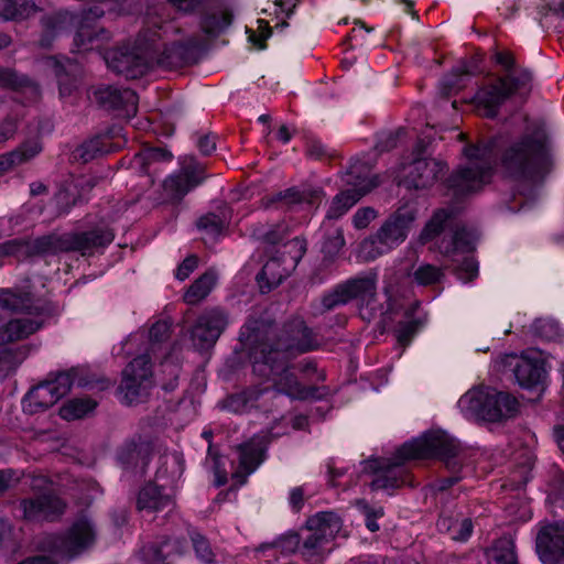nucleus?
I'll return each mask as SVG.
<instances>
[{
	"label": "nucleus",
	"instance_id": "nucleus-54",
	"mask_svg": "<svg viewBox=\"0 0 564 564\" xmlns=\"http://www.w3.org/2000/svg\"><path fill=\"white\" fill-rule=\"evenodd\" d=\"M415 332H416V323L415 322H406V323L399 324V326L397 328L398 341L403 346L408 345L411 341Z\"/></svg>",
	"mask_w": 564,
	"mask_h": 564
},
{
	"label": "nucleus",
	"instance_id": "nucleus-20",
	"mask_svg": "<svg viewBox=\"0 0 564 564\" xmlns=\"http://www.w3.org/2000/svg\"><path fill=\"white\" fill-rule=\"evenodd\" d=\"M228 323V315L221 308L214 307L204 311L191 332L193 345L199 350L213 347Z\"/></svg>",
	"mask_w": 564,
	"mask_h": 564
},
{
	"label": "nucleus",
	"instance_id": "nucleus-6",
	"mask_svg": "<svg viewBox=\"0 0 564 564\" xmlns=\"http://www.w3.org/2000/svg\"><path fill=\"white\" fill-rule=\"evenodd\" d=\"M393 272H387L384 275L386 305L380 303L377 297V278L375 274L356 278L337 286L333 292L323 296L322 305L325 310L329 311L339 305L347 304L351 300H356L361 318L372 321L377 316L384 315L393 310Z\"/></svg>",
	"mask_w": 564,
	"mask_h": 564
},
{
	"label": "nucleus",
	"instance_id": "nucleus-1",
	"mask_svg": "<svg viewBox=\"0 0 564 564\" xmlns=\"http://www.w3.org/2000/svg\"><path fill=\"white\" fill-rule=\"evenodd\" d=\"M312 330L302 319H293L279 332L270 330L265 341L251 350L253 372L265 378L271 388L294 400L316 398L317 390L303 386L291 371V359L316 348Z\"/></svg>",
	"mask_w": 564,
	"mask_h": 564
},
{
	"label": "nucleus",
	"instance_id": "nucleus-37",
	"mask_svg": "<svg viewBox=\"0 0 564 564\" xmlns=\"http://www.w3.org/2000/svg\"><path fill=\"white\" fill-rule=\"evenodd\" d=\"M217 282V275L214 271H207L196 279L185 292L184 302L191 305L198 304L206 299Z\"/></svg>",
	"mask_w": 564,
	"mask_h": 564
},
{
	"label": "nucleus",
	"instance_id": "nucleus-32",
	"mask_svg": "<svg viewBox=\"0 0 564 564\" xmlns=\"http://www.w3.org/2000/svg\"><path fill=\"white\" fill-rule=\"evenodd\" d=\"M436 525L440 532L458 542L467 541L473 533V522L466 517L442 514Z\"/></svg>",
	"mask_w": 564,
	"mask_h": 564
},
{
	"label": "nucleus",
	"instance_id": "nucleus-56",
	"mask_svg": "<svg viewBox=\"0 0 564 564\" xmlns=\"http://www.w3.org/2000/svg\"><path fill=\"white\" fill-rule=\"evenodd\" d=\"M100 143H101L100 138L91 139L88 142H85L80 149V151H82L80 156L85 161H89V160L94 159L97 154L102 153L104 150L99 147Z\"/></svg>",
	"mask_w": 564,
	"mask_h": 564
},
{
	"label": "nucleus",
	"instance_id": "nucleus-22",
	"mask_svg": "<svg viewBox=\"0 0 564 564\" xmlns=\"http://www.w3.org/2000/svg\"><path fill=\"white\" fill-rule=\"evenodd\" d=\"M536 553L543 564L564 562V521L541 527L536 536Z\"/></svg>",
	"mask_w": 564,
	"mask_h": 564
},
{
	"label": "nucleus",
	"instance_id": "nucleus-14",
	"mask_svg": "<svg viewBox=\"0 0 564 564\" xmlns=\"http://www.w3.org/2000/svg\"><path fill=\"white\" fill-rule=\"evenodd\" d=\"M97 538V528L87 514L78 516L65 535H46L40 547L55 556H72L90 547Z\"/></svg>",
	"mask_w": 564,
	"mask_h": 564
},
{
	"label": "nucleus",
	"instance_id": "nucleus-13",
	"mask_svg": "<svg viewBox=\"0 0 564 564\" xmlns=\"http://www.w3.org/2000/svg\"><path fill=\"white\" fill-rule=\"evenodd\" d=\"M79 368H72L33 387L22 399L23 411L28 414L43 412L66 395L74 384L87 386L88 382L79 377Z\"/></svg>",
	"mask_w": 564,
	"mask_h": 564
},
{
	"label": "nucleus",
	"instance_id": "nucleus-25",
	"mask_svg": "<svg viewBox=\"0 0 564 564\" xmlns=\"http://www.w3.org/2000/svg\"><path fill=\"white\" fill-rule=\"evenodd\" d=\"M186 541L180 538H166L150 543L140 550V558L144 564H172L185 554Z\"/></svg>",
	"mask_w": 564,
	"mask_h": 564
},
{
	"label": "nucleus",
	"instance_id": "nucleus-53",
	"mask_svg": "<svg viewBox=\"0 0 564 564\" xmlns=\"http://www.w3.org/2000/svg\"><path fill=\"white\" fill-rule=\"evenodd\" d=\"M42 151V145L39 140H29L24 142L20 148L14 150L13 152H18L20 154L21 164L33 159Z\"/></svg>",
	"mask_w": 564,
	"mask_h": 564
},
{
	"label": "nucleus",
	"instance_id": "nucleus-46",
	"mask_svg": "<svg viewBox=\"0 0 564 564\" xmlns=\"http://www.w3.org/2000/svg\"><path fill=\"white\" fill-rule=\"evenodd\" d=\"M518 459H521V462H519L518 468L512 473L511 480L516 487H521L530 479V471L533 467L534 458L529 451L524 449L514 457V460Z\"/></svg>",
	"mask_w": 564,
	"mask_h": 564
},
{
	"label": "nucleus",
	"instance_id": "nucleus-43",
	"mask_svg": "<svg viewBox=\"0 0 564 564\" xmlns=\"http://www.w3.org/2000/svg\"><path fill=\"white\" fill-rule=\"evenodd\" d=\"M283 251L281 252V259L284 264H288L289 269H295L302 257L306 251L304 240L295 237L290 239L282 246Z\"/></svg>",
	"mask_w": 564,
	"mask_h": 564
},
{
	"label": "nucleus",
	"instance_id": "nucleus-48",
	"mask_svg": "<svg viewBox=\"0 0 564 564\" xmlns=\"http://www.w3.org/2000/svg\"><path fill=\"white\" fill-rule=\"evenodd\" d=\"M301 536L297 533L289 532L279 536L272 543L262 544L260 549L276 547L281 553L292 554L301 549Z\"/></svg>",
	"mask_w": 564,
	"mask_h": 564
},
{
	"label": "nucleus",
	"instance_id": "nucleus-50",
	"mask_svg": "<svg viewBox=\"0 0 564 564\" xmlns=\"http://www.w3.org/2000/svg\"><path fill=\"white\" fill-rule=\"evenodd\" d=\"M344 243L345 239L343 236V231L339 228H333L324 239V242L322 245V251L325 254L333 257L338 253V251L343 248Z\"/></svg>",
	"mask_w": 564,
	"mask_h": 564
},
{
	"label": "nucleus",
	"instance_id": "nucleus-8",
	"mask_svg": "<svg viewBox=\"0 0 564 564\" xmlns=\"http://www.w3.org/2000/svg\"><path fill=\"white\" fill-rule=\"evenodd\" d=\"M501 165L512 178L535 182L549 172L551 158L544 140L524 137L503 151Z\"/></svg>",
	"mask_w": 564,
	"mask_h": 564
},
{
	"label": "nucleus",
	"instance_id": "nucleus-57",
	"mask_svg": "<svg viewBox=\"0 0 564 564\" xmlns=\"http://www.w3.org/2000/svg\"><path fill=\"white\" fill-rule=\"evenodd\" d=\"M20 154L18 152H9L0 155V174L12 170L14 166L21 164Z\"/></svg>",
	"mask_w": 564,
	"mask_h": 564
},
{
	"label": "nucleus",
	"instance_id": "nucleus-23",
	"mask_svg": "<svg viewBox=\"0 0 564 564\" xmlns=\"http://www.w3.org/2000/svg\"><path fill=\"white\" fill-rule=\"evenodd\" d=\"M403 184L409 188H427L432 186L445 171V165L435 159H415L406 169Z\"/></svg>",
	"mask_w": 564,
	"mask_h": 564
},
{
	"label": "nucleus",
	"instance_id": "nucleus-49",
	"mask_svg": "<svg viewBox=\"0 0 564 564\" xmlns=\"http://www.w3.org/2000/svg\"><path fill=\"white\" fill-rule=\"evenodd\" d=\"M356 506L365 516V523L369 531L377 532L380 529L377 520L383 516V509L370 507L365 500H357Z\"/></svg>",
	"mask_w": 564,
	"mask_h": 564
},
{
	"label": "nucleus",
	"instance_id": "nucleus-36",
	"mask_svg": "<svg viewBox=\"0 0 564 564\" xmlns=\"http://www.w3.org/2000/svg\"><path fill=\"white\" fill-rule=\"evenodd\" d=\"M39 11L34 0H1L0 17L7 21L29 19Z\"/></svg>",
	"mask_w": 564,
	"mask_h": 564
},
{
	"label": "nucleus",
	"instance_id": "nucleus-41",
	"mask_svg": "<svg viewBox=\"0 0 564 564\" xmlns=\"http://www.w3.org/2000/svg\"><path fill=\"white\" fill-rule=\"evenodd\" d=\"M48 63L54 67L55 75L58 80L61 97L70 95L73 89L76 88V78L69 75V72L75 68V64L68 58L65 64L55 58H50Z\"/></svg>",
	"mask_w": 564,
	"mask_h": 564
},
{
	"label": "nucleus",
	"instance_id": "nucleus-42",
	"mask_svg": "<svg viewBox=\"0 0 564 564\" xmlns=\"http://www.w3.org/2000/svg\"><path fill=\"white\" fill-rule=\"evenodd\" d=\"M188 535L195 556L205 564H212L216 561V553L206 536L196 530H189Z\"/></svg>",
	"mask_w": 564,
	"mask_h": 564
},
{
	"label": "nucleus",
	"instance_id": "nucleus-19",
	"mask_svg": "<svg viewBox=\"0 0 564 564\" xmlns=\"http://www.w3.org/2000/svg\"><path fill=\"white\" fill-rule=\"evenodd\" d=\"M346 183L352 185V188L337 194L327 210L328 220L338 219L345 215L362 196L378 186V177H361L358 175L356 166H351L346 174Z\"/></svg>",
	"mask_w": 564,
	"mask_h": 564
},
{
	"label": "nucleus",
	"instance_id": "nucleus-62",
	"mask_svg": "<svg viewBox=\"0 0 564 564\" xmlns=\"http://www.w3.org/2000/svg\"><path fill=\"white\" fill-rule=\"evenodd\" d=\"M249 32V41L257 45L260 50L264 48V41L271 35V31L268 25H265L259 34L256 32L248 30Z\"/></svg>",
	"mask_w": 564,
	"mask_h": 564
},
{
	"label": "nucleus",
	"instance_id": "nucleus-59",
	"mask_svg": "<svg viewBox=\"0 0 564 564\" xmlns=\"http://www.w3.org/2000/svg\"><path fill=\"white\" fill-rule=\"evenodd\" d=\"M197 147L203 154H210L216 149V137L213 134L199 135Z\"/></svg>",
	"mask_w": 564,
	"mask_h": 564
},
{
	"label": "nucleus",
	"instance_id": "nucleus-64",
	"mask_svg": "<svg viewBox=\"0 0 564 564\" xmlns=\"http://www.w3.org/2000/svg\"><path fill=\"white\" fill-rule=\"evenodd\" d=\"M303 490L301 488H293L290 492V505L294 510H300L303 505Z\"/></svg>",
	"mask_w": 564,
	"mask_h": 564
},
{
	"label": "nucleus",
	"instance_id": "nucleus-61",
	"mask_svg": "<svg viewBox=\"0 0 564 564\" xmlns=\"http://www.w3.org/2000/svg\"><path fill=\"white\" fill-rule=\"evenodd\" d=\"M159 155V150H148L144 152H140L133 156L132 164L134 167L140 166L142 170H144V165L148 164L149 161L156 159Z\"/></svg>",
	"mask_w": 564,
	"mask_h": 564
},
{
	"label": "nucleus",
	"instance_id": "nucleus-3",
	"mask_svg": "<svg viewBox=\"0 0 564 564\" xmlns=\"http://www.w3.org/2000/svg\"><path fill=\"white\" fill-rule=\"evenodd\" d=\"M113 238L115 235L108 227H98L79 234L48 235L36 239L15 238L0 242V261L7 257L22 260L72 250L87 254L94 249L109 245Z\"/></svg>",
	"mask_w": 564,
	"mask_h": 564
},
{
	"label": "nucleus",
	"instance_id": "nucleus-63",
	"mask_svg": "<svg viewBox=\"0 0 564 564\" xmlns=\"http://www.w3.org/2000/svg\"><path fill=\"white\" fill-rule=\"evenodd\" d=\"M284 226H278L275 229L263 234V239L272 245L280 243L283 239Z\"/></svg>",
	"mask_w": 564,
	"mask_h": 564
},
{
	"label": "nucleus",
	"instance_id": "nucleus-28",
	"mask_svg": "<svg viewBox=\"0 0 564 564\" xmlns=\"http://www.w3.org/2000/svg\"><path fill=\"white\" fill-rule=\"evenodd\" d=\"M532 351L522 354L514 367V377L522 388L531 389L543 381L545 369L543 360L531 356Z\"/></svg>",
	"mask_w": 564,
	"mask_h": 564
},
{
	"label": "nucleus",
	"instance_id": "nucleus-55",
	"mask_svg": "<svg viewBox=\"0 0 564 564\" xmlns=\"http://www.w3.org/2000/svg\"><path fill=\"white\" fill-rule=\"evenodd\" d=\"M197 267V258L189 256L177 267L175 276L180 281L186 280Z\"/></svg>",
	"mask_w": 564,
	"mask_h": 564
},
{
	"label": "nucleus",
	"instance_id": "nucleus-24",
	"mask_svg": "<svg viewBox=\"0 0 564 564\" xmlns=\"http://www.w3.org/2000/svg\"><path fill=\"white\" fill-rule=\"evenodd\" d=\"M93 98L104 108L121 111L126 117L137 113L138 96L129 89L112 86L98 87L93 90Z\"/></svg>",
	"mask_w": 564,
	"mask_h": 564
},
{
	"label": "nucleus",
	"instance_id": "nucleus-18",
	"mask_svg": "<svg viewBox=\"0 0 564 564\" xmlns=\"http://www.w3.org/2000/svg\"><path fill=\"white\" fill-rule=\"evenodd\" d=\"M530 82L529 72H521L519 75L510 72L507 76L499 77L495 84L481 87L474 97L475 102L478 109L484 111V116L492 118L507 98Z\"/></svg>",
	"mask_w": 564,
	"mask_h": 564
},
{
	"label": "nucleus",
	"instance_id": "nucleus-38",
	"mask_svg": "<svg viewBox=\"0 0 564 564\" xmlns=\"http://www.w3.org/2000/svg\"><path fill=\"white\" fill-rule=\"evenodd\" d=\"M269 391V387L263 389L252 388L240 393L228 397L224 402V408L232 413H243L256 406L259 397Z\"/></svg>",
	"mask_w": 564,
	"mask_h": 564
},
{
	"label": "nucleus",
	"instance_id": "nucleus-5",
	"mask_svg": "<svg viewBox=\"0 0 564 564\" xmlns=\"http://www.w3.org/2000/svg\"><path fill=\"white\" fill-rule=\"evenodd\" d=\"M0 308L30 317L13 318L0 327V344L22 340L41 329L52 314L51 303L35 296L29 284L0 288Z\"/></svg>",
	"mask_w": 564,
	"mask_h": 564
},
{
	"label": "nucleus",
	"instance_id": "nucleus-10",
	"mask_svg": "<svg viewBox=\"0 0 564 564\" xmlns=\"http://www.w3.org/2000/svg\"><path fill=\"white\" fill-rule=\"evenodd\" d=\"M148 34L152 67L176 68L196 62L198 42L191 37L175 39L178 30L172 23L144 31Z\"/></svg>",
	"mask_w": 564,
	"mask_h": 564
},
{
	"label": "nucleus",
	"instance_id": "nucleus-11",
	"mask_svg": "<svg viewBox=\"0 0 564 564\" xmlns=\"http://www.w3.org/2000/svg\"><path fill=\"white\" fill-rule=\"evenodd\" d=\"M416 218L415 210L403 206L392 214L379 230L360 245V254L365 260H375L402 243Z\"/></svg>",
	"mask_w": 564,
	"mask_h": 564
},
{
	"label": "nucleus",
	"instance_id": "nucleus-27",
	"mask_svg": "<svg viewBox=\"0 0 564 564\" xmlns=\"http://www.w3.org/2000/svg\"><path fill=\"white\" fill-rule=\"evenodd\" d=\"M267 435L257 434L250 441L238 446L239 471L246 475L253 473L264 460Z\"/></svg>",
	"mask_w": 564,
	"mask_h": 564
},
{
	"label": "nucleus",
	"instance_id": "nucleus-30",
	"mask_svg": "<svg viewBox=\"0 0 564 564\" xmlns=\"http://www.w3.org/2000/svg\"><path fill=\"white\" fill-rule=\"evenodd\" d=\"M518 401L516 398L506 392L497 391L494 388H486V402L484 410H492L498 415L495 417H479V420H486L490 422H497L505 417L513 415L517 411Z\"/></svg>",
	"mask_w": 564,
	"mask_h": 564
},
{
	"label": "nucleus",
	"instance_id": "nucleus-34",
	"mask_svg": "<svg viewBox=\"0 0 564 564\" xmlns=\"http://www.w3.org/2000/svg\"><path fill=\"white\" fill-rule=\"evenodd\" d=\"M75 17L68 12H59L43 19V35L40 40L42 47H48L53 39L62 35L67 31L68 25L74 21Z\"/></svg>",
	"mask_w": 564,
	"mask_h": 564
},
{
	"label": "nucleus",
	"instance_id": "nucleus-51",
	"mask_svg": "<svg viewBox=\"0 0 564 564\" xmlns=\"http://www.w3.org/2000/svg\"><path fill=\"white\" fill-rule=\"evenodd\" d=\"M496 564H518L514 546L511 541H502L495 551Z\"/></svg>",
	"mask_w": 564,
	"mask_h": 564
},
{
	"label": "nucleus",
	"instance_id": "nucleus-17",
	"mask_svg": "<svg viewBox=\"0 0 564 564\" xmlns=\"http://www.w3.org/2000/svg\"><path fill=\"white\" fill-rule=\"evenodd\" d=\"M148 34H139L131 48L121 47L111 51L106 56L108 67L126 78L134 79L144 75L151 67Z\"/></svg>",
	"mask_w": 564,
	"mask_h": 564
},
{
	"label": "nucleus",
	"instance_id": "nucleus-40",
	"mask_svg": "<svg viewBox=\"0 0 564 564\" xmlns=\"http://www.w3.org/2000/svg\"><path fill=\"white\" fill-rule=\"evenodd\" d=\"M97 402L90 398H75L68 400L59 409V415L66 421L78 420L95 410Z\"/></svg>",
	"mask_w": 564,
	"mask_h": 564
},
{
	"label": "nucleus",
	"instance_id": "nucleus-12",
	"mask_svg": "<svg viewBox=\"0 0 564 564\" xmlns=\"http://www.w3.org/2000/svg\"><path fill=\"white\" fill-rule=\"evenodd\" d=\"M341 519L333 511H322L306 521L310 532L302 541L301 555L307 563L322 562L330 553L329 543L341 530Z\"/></svg>",
	"mask_w": 564,
	"mask_h": 564
},
{
	"label": "nucleus",
	"instance_id": "nucleus-52",
	"mask_svg": "<svg viewBox=\"0 0 564 564\" xmlns=\"http://www.w3.org/2000/svg\"><path fill=\"white\" fill-rule=\"evenodd\" d=\"M377 213L371 207L359 208L352 216V224L357 229H364L376 218Z\"/></svg>",
	"mask_w": 564,
	"mask_h": 564
},
{
	"label": "nucleus",
	"instance_id": "nucleus-15",
	"mask_svg": "<svg viewBox=\"0 0 564 564\" xmlns=\"http://www.w3.org/2000/svg\"><path fill=\"white\" fill-rule=\"evenodd\" d=\"M183 473L182 462L178 455L166 457L155 475L156 481H166L158 485L149 482L141 488L137 499L139 510L160 511L173 505V496L167 491Z\"/></svg>",
	"mask_w": 564,
	"mask_h": 564
},
{
	"label": "nucleus",
	"instance_id": "nucleus-39",
	"mask_svg": "<svg viewBox=\"0 0 564 564\" xmlns=\"http://www.w3.org/2000/svg\"><path fill=\"white\" fill-rule=\"evenodd\" d=\"M325 193L322 188L305 187L303 189L290 188L285 191L281 198L289 205L307 204L308 206H318Z\"/></svg>",
	"mask_w": 564,
	"mask_h": 564
},
{
	"label": "nucleus",
	"instance_id": "nucleus-60",
	"mask_svg": "<svg viewBox=\"0 0 564 564\" xmlns=\"http://www.w3.org/2000/svg\"><path fill=\"white\" fill-rule=\"evenodd\" d=\"M18 129L17 121L13 119H6L0 123V143L6 142L12 138Z\"/></svg>",
	"mask_w": 564,
	"mask_h": 564
},
{
	"label": "nucleus",
	"instance_id": "nucleus-7",
	"mask_svg": "<svg viewBox=\"0 0 564 564\" xmlns=\"http://www.w3.org/2000/svg\"><path fill=\"white\" fill-rule=\"evenodd\" d=\"M170 324L159 321L149 330L147 354L134 358L123 370L119 393L122 402L131 405L144 401L154 386L150 354L156 357L170 336Z\"/></svg>",
	"mask_w": 564,
	"mask_h": 564
},
{
	"label": "nucleus",
	"instance_id": "nucleus-47",
	"mask_svg": "<svg viewBox=\"0 0 564 564\" xmlns=\"http://www.w3.org/2000/svg\"><path fill=\"white\" fill-rule=\"evenodd\" d=\"M532 332L546 340H562L563 334L557 322L547 318H538L532 324Z\"/></svg>",
	"mask_w": 564,
	"mask_h": 564
},
{
	"label": "nucleus",
	"instance_id": "nucleus-16",
	"mask_svg": "<svg viewBox=\"0 0 564 564\" xmlns=\"http://www.w3.org/2000/svg\"><path fill=\"white\" fill-rule=\"evenodd\" d=\"M51 482L44 476H34L30 487L33 491L40 492L33 498H25L20 501L22 518L26 521H52L59 518L66 509V503L50 490Z\"/></svg>",
	"mask_w": 564,
	"mask_h": 564
},
{
	"label": "nucleus",
	"instance_id": "nucleus-44",
	"mask_svg": "<svg viewBox=\"0 0 564 564\" xmlns=\"http://www.w3.org/2000/svg\"><path fill=\"white\" fill-rule=\"evenodd\" d=\"M412 276L416 284L427 286L441 282L444 272L440 267L422 263L413 271Z\"/></svg>",
	"mask_w": 564,
	"mask_h": 564
},
{
	"label": "nucleus",
	"instance_id": "nucleus-31",
	"mask_svg": "<svg viewBox=\"0 0 564 564\" xmlns=\"http://www.w3.org/2000/svg\"><path fill=\"white\" fill-rule=\"evenodd\" d=\"M288 264L281 258L269 259L257 275L261 292L265 293L276 288L291 272Z\"/></svg>",
	"mask_w": 564,
	"mask_h": 564
},
{
	"label": "nucleus",
	"instance_id": "nucleus-4",
	"mask_svg": "<svg viewBox=\"0 0 564 564\" xmlns=\"http://www.w3.org/2000/svg\"><path fill=\"white\" fill-rule=\"evenodd\" d=\"M451 229L448 238L444 236L437 248L441 253L451 258L453 262H460L455 272L459 280L464 282L473 281L478 274V263L471 256L475 248V236L465 228L454 229V212L451 208L436 210L429 223L423 228L420 240L429 242L443 232Z\"/></svg>",
	"mask_w": 564,
	"mask_h": 564
},
{
	"label": "nucleus",
	"instance_id": "nucleus-35",
	"mask_svg": "<svg viewBox=\"0 0 564 564\" xmlns=\"http://www.w3.org/2000/svg\"><path fill=\"white\" fill-rule=\"evenodd\" d=\"M232 22V14L226 8H215L206 12L200 21L202 31L215 37L223 33Z\"/></svg>",
	"mask_w": 564,
	"mask_h": 564
},
{
	"label": "nucleus",
	"instance_id": "nucleus-21",
	"mask_svg": "<svg viewBox=\"0 0 564 564\" xmlns=\"http://www.w3.org/2000/svg\"><path fill=\"white\" fill-rule=\"evenodd\" d=\"M205 167L191 158L184 161L178 171L164 180L163 188L166 195L180 200L205 180Z\"/></svg>",
	"mask_w": 564,
	"mask_h": 564
},
{
	"label": "nucleus",
	"instance_id": "nucleus-26",
	"mask_svg": "<svg viewBox=\"0 0 564 564\" xmlns=\"http://www.w3.org/2000/svg\"><path fill=\"white\" fill-rule=\"evenodd\" d=\"M90 13H93L95 18H99L104 14V11L96 9L90 11L80 20L74 39V43L78 52L99 48L101 42L108 39V33L104 29L99 28L95 22L93 23L90 21Z\"/></svg>",
	"mask_w": 564,
	"mask_h": 564
},
{
	"label": "nucleus",
	"instance_id": "nucleus-2",
	"mask_svg": "<svg viewBox=\"0 0 564 564\" xmlns=\"http://www.w3.org/2000/svg\"><path fill=\"white\" fill-rule=\"evenodd\" d=\"M458 442L443 431H431L421 437L404 443L393 458H373L364 463L362 470L373 474L370 486L373 490L397 489L411 485L404 464L410 460L440 458L446 467L455 470L459 465Z\"/></svg>",
	"mask_w": 564,
	"mask_h": 564
},
{
	"label": "nucleus",
	"instance_id": "nucleus-58",
	"mask_svg": "<svg viewBox=\"0 0 564 564\" xmlns=\"http://www.w3.org/2000/svg\"><path fill=\"white\" fill-rule=\"evenodd\" d=\"M495 62L500 65L508 74L514 66L513 55L508 51H498L494 55Z\"/></svg>",
	"mask_w": 564,
	"mask_h": 564
},
{
	"label": "nucleus",
	"instance_id": "nucleus-9",
	"mask_svg": "<svg viewBox=\"0 0 564 564\" xmlns=\"http://www.w3.org/2000/svg\"><path fill=\"white\" fill-rule=\"evenodd\" d=\"M496 147V141H491L464 149L468 163L458 167L447 180V187L454 196L476 193L490 182L497 160Z\"/></svg>",
	"mask_w": 564,
	"mask_h": 564
},
{
	"label": "nucleus",
	"instance_id": "nucleus-45",
	"mask_svg": "<svg viewBox=\"0 0 564 564\" xmlns=\"http://www.w3.org/2000/svg\"><path fill=\"white\" fill-rule=\"evenodd\" d=\"M0 86L11 88V89H20V88H29L32 94L37 95V87L30 82L23 75H19L17 72L10 68H0Z\"/></svg>",
	"mask_w": 564,
	"mask_h": 564
},
{
	"label": "nucleus",
	"instance_id": "nucleus-29",
	"mask_svg": "<svg viewBox=\"0 0 564 564\" xmlns=\"http://www.w3.org/2000/svg\"><path fill=\"white\" fill-rule=\"evenodd\" d=\"M486 388L487 387L473 388L458 400L457 405L466 419L479 420V417H495L498 415L492 410H484Z\"/></svg>",
	"mask_w": 564,
	"mask_h": 564
},
{
	"label": "nucleus",
	"instance_id": "nucleus-33",
	"mask_svg": "<svg viewBox=\"0 0 564 564\" xmlns=\"http://www.w3.org/2000/svg\"><path fill=\"white\" fill-rule=\"evenodd\" d=\"M231 218L230 210L224 207L218 214L209 213L197 221L198 229L203 232L205 240H215L223 235Z\"/></svg>",
	"mask_w": 564,
	"mask_h": 564
}]
</instances>
